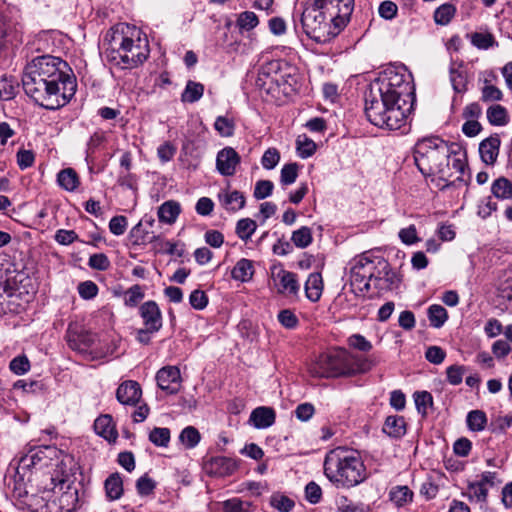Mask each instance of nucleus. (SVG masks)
<instances>
[{"mask_svg": "<svg viewBox=\"0 0 512 512\" xmlns=\"http://www.w3.org/2000/svg\"><path fill=\"white\" fill-rule=\"evenodd\" d=\"M414 97L411 75L404 67H388L370 84L365 113L375 126L400 129L406 121L404 106Z\"/></svg>", "mask_w": 512, "mask_h": 512, "instance_id": "nucleus-1", "label": "nucleus"}, {"mask_svg": "<svg viewBox=\"0 0 512 512\" xmlns=\"http://www.w3.org/2000/svg\"><path fill=\"white\" fill-rule=\"evenodd\" d=\"M353 9L354 0H308L300 22L309 38L324 43L347 26Z\"/></svg>", "mask_w": 512, "mask_h": 512, "instance_id": "nucleus-2", "label": "nucleus"}, {"mask_svg": "<svg viewBox=\"0 0 512 512\" xmlns=\"http://www.w3.org/2000/svg\"><path fill=\"white\" fill-rule=\"evenodd\" d=\"M107 61L121 69H133L143 64L149 54L147 36L136 26L120 23L105 35Z\"/></svg>", "mask_w": 512, "mask_h": 512, "instance_id": "nucleus-3", "label": "nucleus"}, {"mask_svg": "<svg viewBox=\"0 0 512 512\" xmlns=\"http://www.w3.org/2000/svg\"><path fill=\"white\" fill-rule=\"evenodd\" d=\"M323 469L327 479L338 488L354 487L367 478L360 454L345 447L330 450L325 456Z\"/></svg>", "mask_w": 512, "mask_h": 512, "instance_id": "nucleus-4", "label": "nucleus"}, {"mask_svg": "<svg viewBox=\"0 0 512 512\" xmlns=\"http://www.w3.org/2000/svg\"><path fill=\"white\" fill-rule=\"evenodd\" d=\"M373 361L367 357L353 355L344 349L321 354L310 367V372L317 377L332 378L354 376L368 372Z\"/></svg>", "mask_w": 512, "mask_h": 512, "instance_id": "nucleus-5", "label": "nucleus"}, {"mask_svg": "<svg viewBox=\"0 0 512 512\" xmlns=\"http://www.w3.org/2000/svg\"><path fill=\"white\" fill-rule=\"evenodd\" d=\"M39 80L42 85H35L37 89L33 93L26 86V71L24 70L22 85L25 93L37 104L46 109L54 110L65 106L72 99L77 90L76 77L66 78V82H63V87L57 86L54 82H51V80L46 82L41 76H35V82Z\"/></svg>", "mask_w": 512, "mask_h": 512, "instance_id": "nucleus-6", "label": "nucleus"}, {"mask_svg": "<svg viewBox=\"0 0 512 512\" xmlns=\"http://www.w3.org/2000/svg\"><path fill=\"white\" fill-rule=\"evenodd\" d=\"M24 70L26 71V86L33 93L37 89L35 85H42L40 80L35 82V76H41L46 82L51 80L60 87H63L66 78L75 77L65 61L51 55L38 56L32 59L27 63Z\"/></svg>", "mask_w": 512, "mask_h": 512, "instance_id": "nucleus-7", "label": "nucleus"}, {"mask_svg": "<svg viewBox=\"0 0 512 512\" xmlns=\"http://www.w3.org/2000/svg\"><path fill=\"white\" fill-rule=\"evenodd\" d=\"M424 158L466 160L467 152L460 143H448L439 137H427L419 140L414 146V160Z\"/></svg>", "mask_w": 512, "mask_h": 512, "instance_id": "nucleus-8", "label": "nucleus"}, {"mask_svg": "<svg viewBox=\"0 0 512 512\" xmlns=\"http://www.w3.org/2000/svg\"><path fill=\"white\" fill-rule=\"evenodd\" d=\"M287 68V64L281 60H272L265 63L259 71L256 81L257 86L270 92L272 85L275 84L279 87L282 86L283 93L288 94L293 90L296 79L290 73L284 71Z\"/></svg>", "mask_w": 512, "mask_h": 512, "instance_id": "nucleus-9", "label": "nucleus"}, {"mask_svg": "<svg viewBox=\"0 0 512 512\" xmlns=\"http://www.w3.org/2000/svg\"><path fill=\"white\" fill-rule=\"evenodd\" d=\"M380 256L374 255L372 252L367 251L361 255L355 257L352 261L350 268V277L353 285H358L361 290L368 291L371 287V283H374L376 275V264Z\"/></svg>", "mask_w": 512, "mask_h": 512, "instance_id": "nucleus-10", "label": "nucleus"}, {"mask_svg": "<svg viewBox=\"0 0 512 512\" xmlns=\"http://www.w3.org/2000/svg\"><path fill=\"white\" fill-rule=\"evenodd\" d=\"M376 275L374 280V287L379 290H392L399 287L402 278L401 276L390 268V264L382 256L375 261Z\"/></svg>", "mask_w": 512, "mask_h": 512, "instance_id": "nucleus-11", "label": "nucleus"}, {"mask_svg": "<svg viewBox=\"0 0 512 512\" xmlns=\"http://www.w3.org/2000/svg\"><path fill=\"white\" fill-rule=\"evenodd\" d=\"M157 384L167 394H176L181 386L180 370L175 366L161 368L156 374Z\"/></svg>", "mask_w": 512, "mask_h": 512, "instance_id": "nucleus-12", "label": "nucleus"}, {"mask_svg": "<svg viewBox=\"0 0 512 512\" xmlns=\"http://www.w3.org/2000/svg\"><path fill=\"white\" fill-rule=\"evenodd\" d=\"M273 282L277 292L282 295H297L300 290L297 275L284 269L273 272Z\"/></svg>", "mask_w": 512, "mask_h": 512, "instance_id": "nucleus-13", "label": "nucleus"}, {"mask_svg": "<svg viewBox=\"0 0 512 512\" xmlns=\"http://www.w3.org/2000/svg\"><path fill=\"white\" fill-rule=\"evenodd\" d=\"M139 314L145 327L151 331H159L162 328V313L155 301L149 300L139 307Z\"/></svg>", "mask_w": 512, "mask_h": 512, "instance_id": "nucleus-14", "label": "nucleus"}, {"mask_svg": "<svg viewBox=\"0 0 512 512\" xmlns=\"http://www.w3.org/2000/svg\"><path fill=\"white\" fill-rule=\"evenodd\" d=\"M497 300L506 311L512 312V268L505 270L498 278Z\"/></svg>", "mask_w": 512, "mask_h": 512, "instance_id": "nucleus-15", "label": "nucleus"}, {"mask_svg": "<svg viewBox=\"0 0 512 512\" xmlns=\"http://www.w3.org/2000/svg\"><path fill=\"white\" fill-rule=\"evenodd\" d=\"M141 395L142 391L140 385L132 380L121 383L116 391L117 400L124 405H136Z\"/></svg>", "mask_w": 512, "mask_h": 512, "instance_id": "nucleus-16", "label": "nucleus"}, {"mask_svg": "<svg viewBox=\"0 0 512 512\" xmlns=\"http://www.w3.org/2000/svg\"><path fill=\"white\" fill-rule=\"evenodd\" d=\"M205 469L211 475L223 477L232 474L236 469V464L230 458L217 456L205 464Z\"/></svg>", "mask_w": 512, "mask_h": 512, "instance_id": "nucleus-17", "label": "nucleus"}, {"mask_svg": "<svg viewBox=\"0 0 512 512\" xmlns=\"http://www.w3.org/2000/svg\"><path fill=\"white\" fill-rule=\"evenodd\" d=\"M276 414L273 408L261 406L255 408L249 418V422L258 429H265L274 424Z\"/></svg>", "mask_w": 512, "mask_h": 512, "instance_id": "nucleus-18", "label": "nucleus"}, {"mask_svg": "<svg viewBox=\"0 0 512 512\" xmlns=\"http://www.w3.org/2000/svg\"><path fill=\"white\" fill-rule=\"evenodd\" d=\"M218 199L222 207L229 212H236L245 205L244 195L237 190L231 192L227 190L221 191L218 194Z\"/></svg>", "mask_w": 512, "mask_h": 512, "instance_id": "nucleus-19", "label": "nucleus"}, {"mask_svg": "<svg viewBox=\"0 0 512 512\" xmlns=\"http://www.w3.org/2000/svg\"><path fill=\"white\" fill-rule=\"evenodd\" d=\"M94 430L98 435L109 442L115 441L118 437L113 419L108 414L101 415L94 421Z\"/></svg>", "mask_w": 512, "mask_h": 512, "instance_id": "nucleus-20", "label": "nucleus"}, {"mask_svg": "<svg viewBox=\"0 0 512 512\" xmlns=\"http://www.w3.org/2000/svg\"><path fill=\"white\" fill-rule=\"evenodd\" d=\"M450 82L456 93L467 90V75L462 62H452L449 68Z\"/></svg>", "mask_w": 512, "mask_h": 512, "instance_id": "nucleus-21", "label": "nucleus"}, {"mask_svg": "<svg viewBox=\"0 0 512 512\" xmlns=\"http://www.w3.org/2000/svg\"><path fill=\"white\" fill-rule=\"evenodd\" d=\"M57 183L62 189L74 192L81 182L78 173L73 168H65L58 172Z\"/></svg>", "mask_w": 512, "mask_h": 512, "instance_id": "nucleus-22", "label": "nucleus"}, {"mask_svg": "<svg viewBox=\"0 0 512 512\" xmlns=\"http://www.w3.org/2000/svg\"><path fill=\"white\" fill-rule=\"evenodd\" d=\"M323 291V280L320 273H311L305 283V294L306 297L312 301L317 302Z\"/></svg>", "mask_w": 512, "mask_h": 512, "instance_id": "nucleus-23", "label": "nucleus"}, {"mask_svg": "<svg viewBox=\"0 0 512 512\" xmlns=\"http://www.w3.org/2000/svg\"><path fill=\"white\" fill-rule=\"evenodd\" d=\"M180 212V204L177 201L169 200L160 205L157 214L161 222L173 224L176 222Z\"/></svg>", "mask_w": 512, "mask_h": 512, "instance_id": "nucleus-24", "label": "nucleus"}, {"mask_svg": "<svg viewBox=\"0 0 512 512\" xmlns=\"http://www.w3.org/2000/svg\"><path fill=\"white\" fill-rule=\"evenodd\" d=\"M383 432L393 438L402 437L406 433L404 417L398 415L388 416L383 426Z\"/></svg>", "mask_w": 512, "mask_h": 512, "instance_id": "nucleus-25", "label": "nucleus"}, {"mask_svg": "<svg viewBox=\"0 0 512 512\" xmlns=\"http://www.w3.org/2000/svg\"><path fill=\"white\" fill-rule=\"evenodd\" d=\"M55 466L56 469L51 476V481L54 483V486H56L57 483L64 484L69 480V476L72 474V458L64 456Z\"/></svg>", "mask_w": 512, "mask_h": 512, "instance_id": "nucleus-26", "label": "nucleus"}, {"mask_svg": "<svg viewBox=\"0 0 512 512\" xmlns=\"http://www.w3.org/2000/svg\"><path fill=\"white\" fill-rule=\"evenodd\" d=\"M499 146L500 139L497 135L483 140L479 145L481 160H496L499 153Z\"/></svg>", "mask_w": 512, "mask_h": 512, "instance_id": "nucleus-27", "label": "nucleus"}, {"mask_svg": "<svg viewBox=\"0 0 512 512\" xmlns=\"http://www.w3.org/2000/svg\"><path fill=\"white\" fill-rule=\"evenodd\" d=\"M253 273L254 269L252 261L246 258H242L232 269L231 277L237 281L247 282L252 278Z\"/></svg>", "mask_w": 512, "mask_h": 512, "instance_id": "nucleus-28", "label": "nucleus"}, {"mask_svg": "<svg viewBox=\"0 0 512 512\" xmlns=\"http://www.w3.org/2000/svg\"><path fill=\"white\" fill-rule=\"evenodd\" d=\"M106 496L109 500H117L123 494V481L119 473H112L104 483Z\"/></svg>", "mask_w": 512, "mask_h": 512, "instance_id": "nucleus-29", "label": "nucleus"}, {"mask_svg": "<svg viewBox=\"0 0 512 512\" xmlns=\"http://www.w3.org/2000/svg\"><path fill=\"white\" fill-rule=\"evenodd\" d=\"M486 114L489 123L494 126H504L509 121L507 109L499 104L490 106Z\"/></svg>", "mask_w": 512, "mask_h": 512, "instance_id": "nucleus-30", "label": "nucleus"}, {"mask_svg": "<svg viewBox=\"0 0 512 512\" xmlns=\"http://www.w3.org/2000/svg\"><path fill=\"white\" fill-rule=\"evenodd\" d=\"M203 93V84L189 80L186 83L185 89L181 94V100L182 102L194 103L200 100V98L203 96Z\"/></svg>", "mask_w": 512, "mask_h": 512, "instance_id": "nucleus-31", "label": "nucleus"}, {"mask_svg": "<svg viewBox=\"0 0 512 512\" xmlns=\"http://www.w3.org/2000/svg\"><path fill=\"white\" fill-rule=\"evenodd\" d=\"M69 347L79 352H85L94 344V335L89 332H81L70 337L68 340Z\"/></svg>", "mask_w": 512, "mask_h": 512, "instance_id": "nucleus-32", "label": "nucleus"}, {"mask_svg": "<svg viewBox=\"0 0 512 512\" xmlns=\"http://www.w3.org/2000/svg\"><path fill=\"white\" fill-rule=\"evenodd\" d=\"M295 145L297 154L301 158L311 157L317 149V144L305 134L298 135Z\"/></svg>", "mask_w": 512, "mask_h": 512, "instance_id": "nucleus-33", "label": "nucleus"}, {"mask_svg": "<svg viewBox=\"0 0 512 512\" xmlns=\"http://www.w3.org/2000/svg\"><path fill=\"white\" fill-rule=\"evenodd\" d=\"M390 500L398 507H402L412 501L413 492L408 486H396L390 490Z\"/></svg>", "mask_w": 512, "mask_h": 512, "instance_id": "nucleus-34", "label": "nucleus"}, {"mask_svg": "<svg viewBox=\"0 0 512 512\" xmlns=\"http://www.w3.org/2000/svg\"><path fill=\"white\" fill-rule=\"evenodd\" d=\"M179 440L186 449H193L199 444L201 435L195 427L187 426L181 431Z\"/></svg>", "mask_w": 512, "mask_h": 512, "instance_id": "nucleus-35", "label": "nucleus"}, {"mask_svg": "<svg viewBox=\"0 0 512 512\" xmlns=\"http://www.w3.org/2000/svg\"><path fill=\"white\" fill-rule=\"evenodd\" d=\"M428 318L434 328H440L448 318L447 310L438 304H433L428 308Z\"/></svg>", "mask_w": 512, "mask_h": 512, "instance_id": "nucleus-36", "label": "nucleus"}, {"mask_svg": "<svg viewBox=\"0 0 512 512\" xmlns=\"http://www.w3.org/2000/svg\"><path fill=\"white\" fill-rule=\"evenodd\" d=\"M269 503L279 512H290L295 506L293 499L280 492L273 493L270 497Z\"/></svg>", "mask_w": 512, "mask_h": 512, "instance_id": "nucleus-37", "label": "nucleus"}, {"mask_svg": "<svg viewBox=\"0 0 512 512\" xmlns=\"http://www.w3.org/2000/svg\"><path fill=\"white\" fill-rule=\"evenodd\" d=\"M291 241L298 248L303 249L308 247L313 241L311 229L307 226H302L298 230H295L292 233Z\"/></svg>", "mask_w": 512, "mask_h": 512, "instance_id": "nucleus-38", "label": "nucleus"}, {"mask_svg": "<svg viewBox=\"0 0 512 512\" xmlns=\"http://www.w3.org/2000/svg\"><path fill=\"white\" fill-rule=\"evenodd\" d=\"M35 457H38L37 454H31L30 451L23 455L19 461L16 468V477L20 480H24L27 473L32 469H36Z\"/></svg>", "mask_w": 512, "mask_h": 512, "instance_id": "nucleus-39", "label": "nucleus"}, {"mask_svg": "<svg viewBox=\"0 0 512 512\" xmlns=\"http://www.w3.org/2000/svg\"><path fill=\"white\" fill-rule=\"evenodd\" d=\"M467 425L472 431H482L487 424V417L482 410H472L467 415Z\"/></svg>", "mask_w": 512, "mask_h": 512, "instance_id": "nucleus-40", "label": "nucleus"}, {"mask_svg": "<svg viewBox=\"0 0 512 512\" xmlns=\"http://www.w3.org/2000/svg\"><path fill=\"white\" fill-rule=\"evenodd\" d=\"M492 193L496 198L509 199L512 197V184L506 178H499L492 184Z\"/></svg>", "mask_w": 512, "mask_h": 512, "instance_id": "nucleus-41", "label": "nucleus"}, {"mask_svg": "<svg viewBox=\"0 0 512 512\" xmlns=\"http://www.w3.org/2000/svg\"><path fill=\"white\" fill-rule=\"evenodd\" d=\"M256 228L257 224L254 220L250 218H243L236 224V234L240 239L247 241L254 234Z\"/></svg>", "mask_w": 512, "mask_h": 512, "instance_id": "nucleus-42", "label": "nucleus"}, {"mask_svg": "<svg viewBox=\"0 0 512 512\" xmlns=\"http://www.w3.org/2000/svg\"><path fill=\"white\" fill-rule=\"evenodd\" d=\"M18 89V83L12 77L0 78V100L14 98Z\"/></svg>", "mask_w": 512, "mask_h": 512, "instance_id": "nucleus-43", "label": "nucleus"}, {"mask_svg": "<svg viewBox=\"0 0 512 512\" xmlns=\"http://www.w3.org/2000/svg\"><path fill=\"white\" fill-rule=\"evenodd\" d=\"M456 8L452 4H443L434 12V21L439 25H447L454 17Z\"/></svg>", "mask_w": 512, "mask_h": 512, "instance_id": "nucleus-44", "label": "nucleus"}, {"mask_svg": "<svg viewBox=\"0 0 512 512\" xmlns=\"http://www.w3.org/2000/svg\"><path fill=\"white\" fill-rule=\"evenodd\" d=\"M414 401L418 412L422 416L427 415V410L433 405V397L427 391H417L414 393Z\"/></svg>", "mask_w": 512, "mask_h": 512, "instance_id": "nucleus-45", "label": "nucleus"}, {"mask_svg": "<svg viewBox=\"0 0 512 512\" xmlns=\"http://www.w3.org/2000/svg\"><path fill=\"white\" fill-rule=\"evenodd\" d=\"M338 512H369V506L363 503H354L342 496L337 500Z\"/></svg>", "mask_w": 512, "mask_h": 512, "instance_id": "nucleus-46", "label": "nucleus"}, {"mask_svg": "<svg viewBox=\"0 0 512 512\" xmlns=\"http://www.w3.org/2000/svg\"><path fill=\"white\" fill-rule=\"evenodd\" d=\"M236 23L240 30L250 31L258 25L259 20L254 12L245 11L238 15Z\"/></svg>", "mask_w": 512, "mask_h": 512, "instance_id": "nucleus-47", "label": "nucleus"}, {"mask_svg": "<svg viewBox=\"0 0 512 512\" xmlns=\"http://www.w3.org/2000/svg\"><path fill=\"white\" fill-rule=\"evenodd\" d=\"M224 512H251V503L240 498H231L222 503Z\"/></svg>", "mask_w": 512, "mask_h": 512, "instance_id": "nucleus-48", "label": "nucleus"}, {"mask_svg": "<svg viewBox=\"0 0 512 512\" xmlns=\"http://www.w3.org/2000/svg\"><path fill=\"white\" fill-rule=\"evenodd\" d=\"M149 440L156 446L167 447L170 441V430L165 427H156L150 432Z\"/></svg>", "mask_w": 512, "mask_h": 512, "instance_id": "nucleus-49", "label": "nucleus"}, {"mask_svg": "<svg viewBox=\"0 0 512 512\" xmlns=\"http://www.w3.org/2000/svg\"><path fill=\"white\" fill-rule=\"evenodd\" d=\"M468 496L472 501H476L478 503H485L487 501L488 496V488L484 487L478 481L470 483L468 485Z\"/></svg>", "mask_w": 512, "mask_h": 512, "instance_id": "nucleus-50", "label": "nucleus"}, {"mask_svg": "<svg viewBox=\"0 0 512 512\" xmlns=\"http://www.w3.org/2000/svg\"><path fill=\"white\" fill-rule=\"evenodd\" d=\"M214 128L222 137H230L234 133L235 124L232 119L225 116H218L214 123Z\"/></svg>", "mask_w": 512, "mask_h": 512, "instance_id": "nucleus-51", "label": "nucleus"}, {"mask_svg": "<svg viewBox=\"0 0 512 512\" xmlns=\"http://www.w3.org/2000/svg\"><path fill=\"white\" fill-rule=\"evenodd\" d=\"M144 298V292L140 285L136 284L125 292L124 303L126 306L135 307Z\"/></svg>", "mask_w": 512, "mask_h": 512, "instance_id": "nucleus-52", "label": "nucleus"}, {"mask_svg": "<svg viewBox=\"0 0 512 512\" xmlns=\"http://www.w3.org/2000/svg\"><path fill=\"white\" fill-rule=\"evenodd\" d=\"M298 176V166L294 162L287 163L281 170V183L290 185L294 183Z\"/></svg>", "mask_w": 512, "mask_h": 512, "instance_id": "nucleus-53", "label": "nucleus"}, {"mask_svg": "<svg viewBox=\"0 0 512 512\" xmlns=\"http://www.w3.org/2000/svg\"><path fill=\"white\" fill-rule=\"evenodd\" d=\"M485 86L481 90V100L484 102L500 101L503 98L502 91L488 82H485Z\"/></svg>", "mask_w": 512, "mask_h": 512, "instance_id": "nucleus-54", "label": "nucleus"}, {"mask_svg": "<svg viewBox=\"0 0 512 512\" xmlns=\"http://www.w3.org/2000/svg\"><path fill=\"white\" fill-rule=\"evenodd\" d=\"M466 371L465 366L462 365H451L446 369L447 381L451 385H459Z\"/></svg>", "mask_w": 512, "mask_h": 512, "instance_id": "nucleus-55", "label": "nucleus"}, {"mask_svg": "<svg viewBox=\"0 0 512 512\" xmlns=\"http://www.w3.org/2000/svg\"><path fill=\"white\" fill-rule=\"evenodd\" d=\"M98 286L93 281L87 280L78 285V293L85 300L93 299L98 294Z\"/></svg>", "mask_w": 512, "mask_h": 512, "instance_id": "nucleus-56", "label": "nucleus"}, {"mask_svg": "<svg viewBox=\"0 0 512 512\" xmlns=\"http://www.w3.org/2000/svg\"><path fill=\"white\" fill-rule=\"evenodd\" d=\"M88 265L92 269L105 271L110 267V260L104 253H96L89 257Z\"/></svg>", "mask_w": 512, "mask_h": 512, "instance_id": "nucleus-57", "label": "nucleus"}, {"mask_svg": "<svg viewBox=\"0 0 512 512\" xmlns=\"http://www.w3.org/2000/svg\"><path fill=\"white\" fill-rule=\"evenodd\" d=\"M278 321L287 329H294L299 323L297 316L289 309H284L279 312Z\"/></svg>", "mask_w": 512, "mask_h": 512, "instance_id": "nucleus-58", "label": "nucleus"}, {"mask_svg": "<svg viewBox=\"0 0 512 512\" xmlns=\"http://www.w3.org/2000/svg\"><path fill=\"white\" fill-rule=\"evenodd\" d=\"M305 497L311 504H317L322 498V489L314 481L309 482L305 487Z\"/></svg>", "mask_w": 512, "mask_h": 512, "instance_id": "nucleus-59", "label": "nucleus"}, {"mask_svg": "<svg viewBox=\"0 0 512 512\" xmlns=\"http://www.w3.org/2000/svg\"><path fill=\"white\" fill-rule=\"evenodd\" d=\"M472 44L479 49H488L494 44V37L490 33H474L471 38Z\"/></svg>", "mask_w": 512, "mask_h": 512, "instance_id": "nucleus-60", "label": "nucleus"}, {"mask_svg": "<svg viewBox=\"0 0 512 512\" xmlns=\"http://www.w3.org/2000/svg\"><path fill=\"white\" fill-rule=\"evenodd\" d=\"M273 183L269 180H260L256 183L254 197L258 200L265 199L272 194Z\"/></svg>", "mask_w": 512, "mask_h": 512, "instance_id": "nucleus-61", "label": "nucleus"}, {"mask_svg": "<svg viewBox=\"0 0 512 512\" xmlns=\"http://www.w3.org/2000/svg\"><path fill=\"white\" fill-rule=\"evenodd\" d=\"M127 218L125 216L119 215L111 218L109 222V230L112 234L116 236L123 235L127 229Z\"/></svg>", "mask_w": 512, "mask_h": 512, "instance_id": "nucleus-62", "label": "nucleus"}, {"mask_svg": "<svg viewBox=\"0 0 512 512\" xmlns=\"http://www.w3.org/2000/svg\"><path fill=\"white\" fill-rule=\"evenodd\" d=\"M349 345L362 352H368L372 349V344L364 336L353 334L348 338Z\"/></svg>", "mask_w": 512, "mask_h": 512, "instance_id": "nucleus-63", "label": "nucleus"}, {"mask_svg": "<svg viewBox=\"0 0 512 512\" xmlns=\"http://www.w3.org/2000/svg\"><path fill=\"white\" fill-rule=\"evenodd\" d=\"M9 368L13 373L22 375L30 369V363L26 356H18L10 362Z\"/></svg>", "mask_w": 512, "mask_h": 512, "instance_id": "nucleus-64", "label": "nucleus"}]
</instances>
